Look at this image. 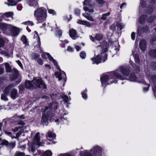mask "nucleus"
<instances>
[{"instance_id":"1","label":"nucleus","mask_w":156,"mask_h":156,"mask_svg":"<svg viewBox=\"0 0 156 156\" xmlns=\"http://www.w3.org/2000/svg\"><path fill=\"white\" fill-rule=\"evenodd\" d=\"M20 81L16 83V84H12L9 85L5 88V93L8 94L10 93L11 97L13 99H15L18 96L17 90L14 88V87L20 82Z\"/></svg>"},{"instance_id":"2","label":"nucleus","mask_w":156,"mask_h":156,"mask_svg":"<svg viewBox=\"0 0 156 156\" xmlns=\"http://www.w3.org/2000/svg\"><path fill=\"white\" fill-rule=\"evenodd\" d=\"M34 15L39 23L42 22L46 20V10L44 7L39 8L35 11Z\"/></svg>"},{"instance_id":"3","label":"nucleus","mask_w":156,"mask_h":156,"mask_svg":"<svg viewBox=\"0 0 156 156\" xmlns=\"http://www.w3.org/2000/svg\"><path fill=\"white\" fill-rule=\"evenodd\" d=\"M114 77L118 78L121 80H123L124 79L117 72H113L110 73L108 75L105 74L101 78V80L102 85L105 84L109 80L113 78Z\"/></svg>"},{"instance_id":"4","label":"nucleus","mask_w":156,"mask_h":156,"mask_svg":"<svg viewBox=\"0 0 156 156\" xmlns=\"http://www.w3.org/2000/svg\"><path fill=\"white\" fill-rule=\"evenodd\" d=\"M101 151V148L97 146L91 150V154L88 152L84 151L82 153L81 156H100Z\"/></svg>"},{"instance_id":"5","label":"nucleus","mask_w":156,"mask_h":156,"mask_svg":"<svg viewBox=\"0 0 156 156\" xmlns=\"http://www.w3.org/2000/svg\"><path fill=\"white\" fill-rule=\"evenodd\" d=\"M40 133H37L34 137V138L32 143L29 145V150H31L32 152H34L38 147V146L41 145L40 142V137L39 136Z\"/></svg>"},{"instance_id":"6","label":"nucleus","mask_w":156,"mask_h":156,"mask_svg":"<svg viewBox=\"0 0 156 156\" xmlns=\"http://www.w3.org/2000/svg\"><path fill=\"white\" fill-rule=\"evenodd\" d=\"M32 82L33 84L34 88H41L45 89L46 87L45 83L41 79L34 77Z\"/></svg>"},{"instance_id":"7","label":"nucleus","mask_w":156,"mask_h":156,"mask_svg":"<svg viewBox=\"0 0 156 156\" xmlns=\"http://www.w3.org/2000/svg\"><path fill=\"white\" fill-rule=\"evenodd\" d=\"M101 57H103V59L101 58L103 62H104L107 59V55L104 53H101L100 54L98 55L95 58H91V60L93 61L92 63L93 64H98L101 62Z\"/></svg>"},{"instance_id":"8","label":"nucleus","mask_w":156,"mask_h":156,"mask_svg":"<svg viewBox=\"0 0 156 156\" xmlns=\"http://www.w3.org/2000/svg\"><path fill=\"white\" fill-rule=\"evenodd\" d=\"M48 107H46L45 112L44 113L42 114V117L41 119V122L42 123L43 125H47L48 124V122H47V120L49 119V117H51L52 116L51 113H49V114L47 115V116L45 114V112L48 110Z\"/></svg>"},{"instance_id":"9","label":"nucleus","mask_w":156,"mask_h":156,"mask_svg":"<svg viewBox=\"0 0 156 156\" xmlns=\"http://www.w3.org/2000/svg\"><path fill=\"white\" fill-rule=\"evenodd\" d=\"M10 30L12 31V35L13 36H17L20 32L19 29L11 25Z\"/></svg>"},{"instance_id":"10","label":"nucleus","mask_w":156,"mask_h":156,"mask_svg":"<svg viewBox=\"0 0 156 156\" xmlns=\"http://www.w3.org/2000/svg\"><path fill=\"white\" fill-rule=\"evenodd\" d=\"M12 75L10 77V79L12 81H13L16 79L18 75V73L17 70L14 69L12 71Z\"/></svg>"},{"instance_id":"11","label":"nucleus","mask_w":156,"mask_h":156,"mask_svg":"<svg viewBox=\"0 0 156 156\" xmlns=\"http://www.w3.org/2000/svg\"><path fill=\"white\" fill-rule=\"evenodd\" d=\"M146 46V41L145 40L141 41L139 44V47L142 51H144Z\"/></svg>"},{"instance_id":"12","label":"nucleus","mask_w":156,"mask_h":156,"mask_svg":"<svg viewBox=\"0 0 156 156\" xmlns=\"http://www.w3.org/2000/svg\"><path fill=\"white\" fill-rule=\"evenodd\" d=\"M120 72L123 74L125 76H127L129 73V70H127L126 68L122 67H121L119 68Z\"/></svg>"},{"instance_id":"13","label":"nucleus","mask_w":156,"mask_h":156,"mask_svg":"<svg viewBox=\"0 0 156 156\" xmlns=\"http://www.w3.org/2000/svg\"><path fill=\"white\" fill-rule=\"evenodd\" d=\"M11 27V25L3 23L2 24L1 26H0V28L2 30H10Z\"/></svg>"},{"instance_id":"14","label":"nucleus","mask_w":156,"mask_h":156,"mask_svg":"<svg viewBox=\"0 0 156 156\" xmlns=\"http://www.w3.org/2000/svg\"><path fill=\"white\" fill-rule=\"evenodd\" d=\"M46 55L48 56V58L54 64L55 66L57 67V69H58L60 71H61V69L58 66V63L56 62L53 58L48 53H47Z\"/></svg>"},{"instance_id":"15","label":"nucleus","mask_w":156,"mask_h":156,"mask_svg":"<svg viewBox=\"0 0 156 156\" xmlns=\"http://www.w3.org/2000/svg\"><path fill=\"white\" fill-rule=\"evenodd\" d=\"M77 23L86 25L87 27H90L91 26L90 23L89 22L87 21H84L79 20L77 21Z\"/></svg>"},{"instance_id":"16","label":"nucleus","mask_w":156,"mask_h":156,"mask_svg":"<svg viewBox=\"0 0 156 156\" xmlns=\"http://www.w3.org/2000/svg\"><path fill=\"white\" fill-rule=\"evenodd\" d=\"M69 35L73 39H75L76 34L75 30L73 29H70L69 30Z\"/></svg>"},{"instance_id":"17","label":"nucleus","mask_w":156,"mask_h":156,"mask_svg":"<svg viewBox=\"0 0 156 156\" xmlns=\"http://www.w3.org/2000/svg\"><path fill=\"white\" fill-rule=\"evenodd\" d=\"M26 87L27 89L34 88L33 84L30 81H27L25 83Z\"/></svg>"},{"instance_id":"18","label":"nucleus","mask_w":156,"mask_h":156,"mask_svg":"<svg viewBox=\"0 0 156 156\" xmlns=\"http://www.w3.org/2000/svg\"><path fill=\"white\" fill-rule=\"evenodd\" d=\"M148 27L147 26L142 27L140 29L138 30V33L139 34L140 33L141 34L142 33L146 32L148 31Z\"/></svg>"},{"instance_id":"19","label":"nucleus","mask_w":156,"mask_h":156,"mask_svg":"<svg viewBox=\"0 0 156 156\" xmlns=\"http://www.w3.org/2000/svg\"><path fill=\"white\" fill-rule=\"evenodd\" d=\"M149 55L153 58L156 57V49H153L150 50L149 52Z\"/></svg>"},{"instance_id":"20","label":"nucleus","mask_w":156,"mask_h":156,"mask_svg":"<svg viewBox=\"0 0 156 156\" xmlns=\"http://www.w3.org/2000/svg\"><path fill=\"white\" fill-rule=\"evenodd\" d=\"M129 78L130 81H136L137 79V78L134 74H130Z\"/></svg>"},{"instance_id":"21","label":"nucleus","mask_w":156,"mask_h":156,"mask_svg":"<svg viewBox=\"0 0 156 156\" xmlns=\"http://www.w3.org/2000/svg\"><path fill=\"white\" fill-rule=\"evenodd\" d=\"M55 133H52L51 132H48L46 136L47 137L51 138L52 139H54L55 138Z\"/></svg>"},{"instance_id":"22","label":"nucleus","mask_w":156,"mask_h":156,"mask_svg":"<svg viewBox=\"0 0 156 156\" xmlns=\"http://www.w3.org/2000/svg\"><path fill=\"white\" fill-rule=\"evenodd\" d=\"M13 13L12 12H9L5 13L2 16V17H4L5 16L7 17H12Z\"/></svg>"},{"instance_id":"23","label":"nucleus","mask_w":156,"mask_h":156,"mask_svg":"<svg viewBox=\"0 0 156 156\" xmlns=\"http://www.w3.org/2000/svg\"><path fill=\"white\" fill-rule=\"evenodd\" d=\"M132 54L134 57L135 62H138L140 60L138 55L135 54L134 52L133 51H132Z\"/></svg>"},{"instance_id":"24","label":"nucleus","mask_w":156,"mask_h":156,"mask_svg":"<svg viewBox=\"0 0 156 156\" xmlns=\"http://www.w3.org/2000/svg\"><path fill=\"white\" fill-rule=\"evenodd\" d=\"M110 14V13L109 12L103 14L102 16L101 19L103 20H106L107 19L106 16H109Z\"/></svg>"},{"instance_id":"25","label":"nucleus","mask_w":156,"mask_h":156,"mask_svg":"<svg viewBox=\"0 0 156 156\" xmlns=\"http://www.w3.org/2000/svg\"><path fill=\"white\" fill-rule=\"evenodd\" d=\"M5 65L6 72H10L11 71V68L9 64L7 63H5Z\"/></svg>"},{"instance_id":"26","label":"nucleus","mask_w":156,"mask_h":156,"mask_svg":"<svg viewBox=\"0 0 156 156\" xmlns=\"http://www.w3.org/2000/svg\"><path fill=\"white\" fill-rule=\"evenodd\" d=\"M83 16L85 17L88 20L90 21H94V19L90 16L87 15L85 13L83 14Z\"/></svg>"},{"instance_id":"27","label":"nucleus","mask_w":156,"mask_h":156,"mask_svg":"<svg viewBox=\"0 0 156 156\" xmlns=\"http://www.w3.org/2000/svg\"><path fill=\"white\" fill-rule=\"evenodd\" d=\"M95 38L98 41H100L103 38V36L100 34H96L95 36Z\"/></svg>"},{"instance_id":"28","label":"nucleus","mask_w":156,"mask_h":156,"mask_svg":"<svg viewBox=\"0 0 156 156\" xmlns=\"http://www.w3.org/2000/svg\"><path fill=\"white\" fill-rule=\"evenodd\" d=\"M25 154L24 153L19 151H17L14 154V156H25Z\"/></svg>"},{"instance_id":"29","label":"nucleus","mask_w":156,"mask_h":156,"mask_svg":"<svg viewBox=\"0 0 156 156\" xmlns=\"http://www.w3.org/2000/svg\"><path fill=\"white\" fill-rule=\"evenodd\" d=\"M146 18V16L142 15L139 19V22L141 23H143Z\"/></svg>"},{"instance_id":"30","label":"nucleus","mask_w":156,"mask_h":156,"mask_svg":"<svg viewBox=\"0 0 156 156\" xmlns=\"http://www.w3.org/2000/svg\"><path fill=\"white\" fill-rule=\"evenodd\" d=\"M55 75L56 76V77L58 78V80H62V78L61 76H62L61 73L58 72H55Z\"/></svg>"},{"instance_id":"31","label":"nucleus","mask_w":156,"mask_h":156,"mask_svg":"<svg viewBox=\"0 0 156 156\" xmlns=\"http://www.w3.org/2000/svg\"><path fill=\"white\" fill-rule=\"evenodd\" d=\"M156 17L155 16H151L150 17L148 20V21L149 23H151L153 22L155 19Z\"/></svg>"},{"instance_id":"32","label":"nucleus","mask_w":156,"mask_h":156,"mask_svg":"<svg viewBox=\"0 0 156 156\" xmlns=\"http://www.w3.org/2000/svg\"><path fill=\"white\" fill-rule=\"evenodd\" d=\"M83 5H85L88 6H91L90 1L89 0H85L83 3Z\"/></svg>"},{"instance_id":"33","label":"nucleus","mask_w":156,"mask_h":156,"mask_svg":"<svg viewBox=\"0 0 156 156\" xmlns=\"http://www.w3.org/2000/svg\"><path fill=\"white\" fill-rule=\"evenodd\" d=\"M150 78L152 82L154 83L156 82V75H153L151 76Z\"/></svg>"},{"instance_id":"34","label":"nucleus","mask_w":156,"mask_h":156,"mask_svg":"<svg viewBox=\"0 0 156 156\" xmlns=\"http://www.w3.org/2000/svg\"><path fill=\"white\" fill-rule=\"evenodd\" d=\"M6 94L4 92V94H2L1 98L2 100L5 101H7L8 100L7 98L6 97Z\"/></svg>"},{"instance_id":"35","label":"nucleus","mask_w":156,"mask_h":156,"mask_svg":"<svg viewBox=\"0 0 156 156\" xmlns=\"http://www.w3.org/2000/svg\"><path fill=\"white\" fill-rule=\"evenodd\" d=\"M21 40L23 41V43L27 45V40L26 37L25 36H23L21 38Z\"/></svg>"},{"instance_id":"36","label":"nucleus","mask_w":156,"mask_h":156,"mask_svg":"<svg viewBox=\"0 0 156 156\" xmlns=\"http://www.w3.org/2000/svg\"><path fill=\"white\" fill-rule=\"evenodd\" d=\"M116 26L120 28V29L122 30L124 27V25L120 23H117L116 24Z\"/></svg>"},{"instance_id":"37","label":"nucleus","mask_w":156,"mask_h":156,"mask_svg":"<svg viewBox=\"0 0 156 156\" xmlns=\"http://www.w3.org/2000/svg\"><path fill=\"white\" fill-rule=\"evenodd\" d=\"M85 11L88 12H89L92 13L94 12V10L93 9H89L88 7H85L84 8Z\"/></svg>"},{"instance_id":"38","label":"nucleus","mask_w":156,"mask_h":156,"mask_svg":"<svg viewBox=\"0 0 156 156\" xmlns=\"http://www.w3.org/2000/svg\"><path fill=\"white\" fill-rule=\"evenodd\" d=\"M80 57L83 58V59H84V58L86 56V54L84 52V51H82L80 54Z\"/></svg>"},{"instance_id":"39","label":"nucleus","mask_w":156,"mask_h":156,"mask_svg":"<svg viewBox=\"0 0 156 156\" xmlns=\"http://www.w3.org/2000/svg\"><path fill=\"white\" fill-rule=\"evenodd\" d=\"M9 144V142L5 140H3L2 141V143L1 144V145H5L8 146Z\"/></svg>"},{"instance_id":"40","label":"nucleus","mask_w":156,"mask_h":156,"mask_svg":"<svg viewBox=\"0 0 156 156\" xmlns=\"http://www.w3.org/2000/svg\"><path fill=\"white\" fill-rule=\"evenodd\" d=\"M15 146V144L14 143H9L8 147L10 148H13Z\"/></svg>"},{"instance_id":"41","label":"nucleus","mask_w":156,"mask_h":156,"mask_svg":"<svg viewBox=\"0 0 156 156\" xmlns=\"http://www.w3.org/2000/svg\"><path fill=\"white\" fill-rule=\"evenodd\" d=\"M62 31L61 30L58 29L57 31V33L56 34V35L58 37H60L62 35Z\"/></svg>"},{"instance_id":"42","label":"nucleus","mask_w":156,"mask_h":156,"mask_svg":"<svg viewBox=\"0 0 156 156\" xmlns=\"http://www.w3.org/2000/svg\"><path fill=\"white\" fill-rule=\"evenodd\" d=\"M24 24L30 26H33L34 25V23L32 22L29 21L25 22Z\"/></svg>"},{"instance_id":"43","label":"nucleus","mask_w":156,"mask_h":156,"mask_svg":"<svg viewBox=\"0 0 156 156\" xmlns=\"http://www.w3.org/2000/svg\"><path fill=\"white\" fill-rule=\"evenodd\" d=\"M110 29L113 31H114L116 29V27L115 24H113L110 27Z\"/></svg>"},{"instance_id":"44","label":"nucleus","mask_w":156,"mask_h":156,"mask_svg":"<svg viewBox=\"0 0 156 156\" xmlns=\"http://www.w3.org/2000/svg\"><path fill=\"white\" fill-rule=\"evenodd\" d=\"M8 1L10 2L12 5H16L17 3L16 1H14L13 0H8Z\"/></svg>"},{"instance_id":"45","label":"nucleus","mask_w":156,"mask_h":156,"mask_svg":"<svg viewBox=\"0 0 156 156\" xmlns=\"http://www.w3.org/2000/svg\"><path fill=\"white\" fill-rule=\"evenodd\" d=\"M4 45V42L3 40L0 38V47H3Z\"/></svg>"},{"instance_id":"46","label":"nucleus","mask_w":156,"mask_h":156,"mask_svg":"<svg viewBox=\"0 0 156 156\" xmlns=\"http://www.w3.org/2000/svg\"><path fill=\"white\" fill-rule=\"evenodd\" d=\"M96 1L99 4L101 5L105 3V2L103 0H96Z\"/></svg>"},{"instance_id":"47","label":"nucleus","mask_w":156,"mask_h":156,"mask_svg":"<svg viewBox=\"0 0 156 156\" xmlns=\"http://www.w3.org/2000/svg\"><path fill=\"white\" fill-rule=\"evenodd\" d=\"M48 12L51 14H55V11L51 9H48Z\"/></svg>"},{"instance_id":"48","label":"nucleus","mask_w":156,"mask_h":156,"mask_svg":"<svg viewBox=\"0 0 156 156\" xmlns=\"http://www.w3.org/2000/svg\"><path fill=\"white\" fill-rule=\"evenodd\" d=\"M36 61L40 65H42L43 64V61L40 58H38L37 59H36Z\"/></svg>"},{"instance_id":"49","label":"nucleus","mask_w":156,"mask_h":156,"mask_svg":"<svg viewBox=\"0 0 156 156\" xmlns=\"http://www.w3.org/2000/svg\"><path fill=\"white\" fill-rule=\"evenodd\" d=\"M62 98L66 102H67L68 101V97L67 96L64 95L62 96Z\"/></svg>"},{"instance_id":"50","label":"nucleus","mask_w":156,"mask_h":156,"mask_svg":"<svg viewBox=\"0 0 156 156\" xmlns=\"http://www.w3.org/2000/svg\"><path fill=\"white\" fill-rule=\"evenodd\" d=\"M40 56V55L37 54L35 53L33 55V58L34 59H37Z\"/></svg>"},{"instance_id":"51","label":"nucleus","mask_w":156,"mask_h":156,"mask_svg":"<svg viewBox=\"0 0 156 156\" xmlns=\"http://www.w3.org/2000/svg\"><path fill=\"white\" fill-rule=\"evenodd\" d=\"M19 148L21 149L22 150H24L25 149L26 147V145H24L19 147Z\"/></svg>"},{"instance_id":"52","label":"nucleus","mask_w":156,"mask_h":156,"mask_svg":"<svg viewBox=\"0 0 156 156\" xmlns=\"http://www.w3.org/2000/svg\"><path fill=\"white\" fill-rule=\"evenodd\" d=\"M21 133H22V132H21L20 131H19V132H18L17 133H16V136L14 137V138H17L19 137V136L21 134Z\"/></svg>"},{"instance_id":"53","label":"nucleus","mask_w":156,"mask_h":156,"mask_svg":"<svg viewBox=\"0 0 156 156\" xmlns=\"http://www.w3.org/2000/svg\"><path fill=\"white\" fill-rule=\"evenodd\" d=\"M135 34L134 33L132 32L131 34V38L132 40H134L135 39Z\"/></svg>"},{"instance_id":"54","label":"nucleus","mask_w":156,"mask_h":156,"mask_svg":"<svg viewBox=\"0 0 156 156\" xmlns=\"http://www.w3.org/2000/svg\"><path fill=\"white\" fill-rule=\"evenodd\" d=\"M82 97L84 99H86L87 97V95L86 94L83 93L82 94Z\"/></svg>"},{"instance_id":"55","label":"nucleus","mask_w":156,"mask_h":156,"mask_svg":"<svg viewBox=\"0 0 156 156\" xmlns=\"http://www.w3.org/2000/svg\"><path fill=\"white\" fill-rule=\"evenodd\" d=\"M75 13L76 15H79L80 14V10L77 9H76L75 10Z\"/></svg>"},{"instance_id":"56","label":"nucleus","mask_w":156,"mask_h":156,"mask_svg":"<svg viewBox=\"0 0 156 156\" xmlns=\"http://www.w3.org/2000/svg\"><path fill=\"white\" fill-rule=\"evenodd\" d=\"M151 64L154 69H156V62H152Z\"/></svg>"},{"instance_id":"57","label":"nucleus","mask_w":156,"mask_h":156,"mask_svg":"<svg viewBox=\"0 0 156 156\" xmlns=\"http://www.w3.org/2000/svg\"><path fill=\"white\" fill-rule=\"evenodd\" d=\"M59 156H72L71 154H67L65 153L62 154H60Z\"/></svg>"},{"instance_id":"58","label":"nucleus","mask_w":156,"mask_h":156,"mask_svg":"<svg viewBox=\"0 0 156 156\" xmlns=\"http://www.w3.org/2000/svg\"><path fill=\"white\" fill-rule=\"evenodd\" d=\"M150 85V84H148V86L147 87H143V90L144 91H147L148 90L149 87Z\"/></svg>"},{"instance_id":"59","label":"nucleus","mask_w":156,"mask_h":156,"mask_svg":"<svg viewBox=\"0 0 156 156\" xmlns=\"http://www.w3.org/2000/svg\"><path fill=\"white\" fill-rule=\"evenodd\" d=\"M90 40L93 42H94L95 41V37H94L92 36L91 35L90 37Z\"/></svg>"},{"instance_id":"60","label":"nucleus","mask_w":156,"mask_h":156,"mask_svg":"<svg viewBox=\"0 0 156 156\" xmlns=\"http://www.w3.org/2000/svg\"><path fill=\"white\" fill-rule=\"evenodd\" d=\"M4 69L3 68H0V75L3 74L4 73Z\"/></svg>"},{"instance_id":"61","label":"nucleus","mask_w":156,"mask_h":156,"mask_svg":"<svg viewBox=\"0 0 156 156\" xmlns=\"http://www.w3.org/2000/svg\"><path fill=\"white\" fill-rule=\"evenodd\" d=\"M1 53H2V54H3V55H4L5 56H9V55L8 53L5 52L4 51H2V52H1Z\"/></svg>"},{"instance_id":"62","label":"nucleus","mask_w":156,"mask_h":156,"mask_svg":"<svg viewBox=\"0 0 156 156\" xmlns=\"http://www.w3.org/2000/svg\"><path fill=\"white\" fill-rule=\"evenodd\" d=\"M67 50L70 52H72L73 51V48L70 46H69L67 48Z\"/></svg>"},{"instance_id":"63","label":"nucleus","mask_w":156,"mask_h":156,"mask_svg":"<svg viewBox=\"0 0 156 156\" xmlns=\"http://www.w3.org/2000/svg\"><path fill=\"white\" fill-rule=\"evenodd\" d=\"M17 63L20 66V67H22V64H21V62H20V61H16Z\"/></svg>"},{"instance_id":"64","label":"nucleus","mask_w":156,"mask_h":156,"mask_svg":"<svg viewBox=\"0 0 156 156\" xmlns=\"http://www.w3.org/2000/svg\"><path fill=\"white\" fill-rule=\"evenodd\" d=\"M126 5V4L125 3H122L120 6V8L121 9H122V7L123 6H125Z\"/></svg>"}]
</instances>
